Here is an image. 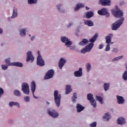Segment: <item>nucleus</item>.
Masks as SVG:
<instances>
[{
    "instance_id": "47",
    "label": "nucleus",
    "mask_w": 127,
    "mask_h": 127,
    "mask_svg": "<svg viewBox=\"0 0 127 127\" xmlns=\"http://www.w3.org/2000/svg\"><path fill=\"white\" fill-rule=\"evenodd\" d=\"M68 48H69L70 50H73V49H75V46H71V45H69V47H67Z\"/></svg>"
},
{
    "instance_id": "22",
    "label": "nucleus",
    "mask_w": 127,
    "mask_h": 127,
    "mask_svg": "<svg viewBox=\"0 0 127 127\" xmlns=\"http://www.w3.org/2000/svg\"><path fill=\"white\" fill-rule=\"evenodd\" d=\"M18 9L17 7H14L12 10V14L11 16V18H15V17H17V15L18 14L17 13Z\"/></svg>"
},
{
    "instance_id": "49",
    "label": "nucleus",
    "mask_w": 127,
    "mask_h": 127,
    "mask_svg": "<svg viewBox=\"0 0 127 127\" xmlns=\"http://www.w3.org/2000/svg\"><path fill=\"white\" fill-rule=\"evenodd\" d=\"M104 46H103V44H100L99 46V49H103V47Z\"/></svg>"
},
{
    "instance_id": "39",
    "label": "nucleus",
    "mask_w": 127,
    "mask_h": 127,
    "mask_svg": "<svg viewBox=\"0 0 127 127\" xmlns=\"http://www.w3.org/2000/svg\"><path fill=\"white\" fill-rule=\"evenodd\" d=\"M123 58H124V56H119V57L114 58L112 60V62H115V61H119V60H121V59H123Z\"/></svg>"
},
{
    "instance_id": "21",
    "label": "nucleus",
    "mask_w": 127,
    "mask_h": 127,
    "mask_svg": "<svg viewBox=\"0 0 127 127\" xmlns=\"http://www.w3.org/2000/svg\"><path fill=\"white\" fill-rule=\"evenodd\" d=\"M76 108L77 113H81V112H83V110H85V107L82 106L80 104H77L76 105Z\"/></svg>"
},
{
    "instance_id": "2",
    "label": "nucleus",
    "mask_w": 127,
    "mask_h": 127,
    "mask_svg": "<svg viewBox=\"0 0 127 127\" xmlns=\"http://www.w3.org/2000/svg\"><path fill=\"white\" fill-rule=\"evenodd\" d=\"M113 34L110 33L105 37V43L107 44L105 49L106 51H110L111 50L110 45L114 44V42L112 41V38H113Z\"/></svg>"
},
{
    "instance_id": "13",
    "label": "nucleus",
    "mask_w": 127,
    "mask_h": 127,
    "mask_svg": "<svg viewBox=\"0 0 127 127\" xmlns=\"http://www.w3.org/2000/svg\"><path fill=\"white\" fill-rule=\"evenodd\" d=\"M98 13L99 15H106V16H110V13L108 11V9L103 8L98 11Z\"/></svg>"
},
{
    "instance_id": "53",
    "label": "nucleus",
    "mask_w": 127,
    "mask_h": 127,
    "mask_svg": "<svg viewBox=\"0 0 127 127\" xmlns=\"http://www.w3.org/2000/svg\"><path fill=\"white\" fill-rule=\"evenodd\" d=\"M46 104H47V105H50V103H49V102H48V101H47Z\"/></svg>"
},
{
    "instance_id": "8",
    "label": "nucleus",
    "mask_w": 127,
    "mask_h": 127,
    "mask_svg": "<svg viewBox=\"0 0 127 127\" xmlns=\"http://www.w3.org/2000/svg\"><path fill=\"white\" fill-rule=\"evenodd\" d=\"M61 41L63 43H64L66 47H70V45H72V41H70V39L65 36H62L61 38Z\"/></svg>"
},
{
    "instance_id": "42",
    "label": "nucleus",
    "mask_w": 127,
    "mask_h": 127,
    "mask_svg": "<svg viewBox=\"0 0 127 127\" xmlns=\"http://www.w3.org/2000/svg\"><path fill=\"white\" fill-rule=\"evenodd\" d=\"M1 68L2 69V70H3L4 71H5V70H6L7 69H8V65H5V64H1Z\"/></svg>"
},
{
    "instance_id": "33",
    "label": "nucleus",
    "mask_w": 127,
    "mask_h": 127,
    "mask_svg": "<svg viewBox=\"0 0 127 127\" xmlns=\"http://www.w3.org/2000/svg\"><path fill=\"white\" fill-rule=\"evenodd\" d=\"M90 103L93 108H97V102H96V100L93 99V100H91L90 101Z\"/></svg>"
},
{
    "instance_id": "4",
    "label": "nucleus",
    "mask_w": 127,
    "mask_h": 127,
    "mask_svg": "<svg viewBox=\"0 0 127 127\" xmlns=\"http://www.w3.org/2000/svg\"><path fill=\"white\" fill-rule=\"evenodd\" d=\"M54 97L55 103L57 108H59L61 104V94H59V92H58V90H55L54 92Z\"/></svg>"
},
{
    "instance_id": "30",
    "label": "nucleus",
    "mask_w": 127,
    "mask_h": 127,
    "mask_svg": "<svg viewBox=\"0 0 127 127\" xmlns=\"http://www.w3.org/2000/svg\"><path fill=\"white\" fill-rule=\"evenodd\" d=\"M13 94L14 96H16V97H21V93L17 89L14 90Z\"/></svg>"
},
{
    "instance_id": "9",
    "label": "nucleus",
    "mask_w": 127,
    "mask_h": 127,
    "mask_svg": "<svg viewBox=\"0 0 127 127\" xmlns=\"http://www.w3.org/2000/svg\"><path fill=\"white\" fill-rule=\"evenodd\" d=\"M48 114L50 117H52V118H53L54 119H56L59 117V113L55 110L48 109Z\"/></svg>"
},
{
    "instance_id": "16",
    "label": "nucleus",
    "mask_w": 127,
    "mask_h": 127,
    "mask_svg": "<svg viewBox=\"0 0 127 127\" xmlns=\"http://www.w3.org/2000/svg\"><path fill=\"white\" fill-rule=\"evenodd\" d=\"M8 106L11 108H12V107L14 106L17 108H21V106H20V104H19V103L15 101H10L8 103Z\"/></svg>"
},
{
    "instance_id": "10",
    "label": "nucleus",
    "mask_w": 127,
    "mask_h": 127,
    "mask_svg": "<svg viewBox=\"0 0 127 127\" xmlns=\"http://www.w3.org/2000/svg\"><path fill=\"white\" fill-rule=\"evenodd\" d=\"M55 71L53 69H50L46 73L44 79L45 80H49V79H51L53 78L54 76V74Z\"/></svg>"
},
{
    "instance_id": "12",
    "label": "nucleus",
    "mask_w": 127,
    "mask_h": 127,
    "mask_svg": "<svg viewBox=\"0 0 127 127\" xmlns=\"http://www.w3.org/2000/svg\"><path fill=\"white\" fill-rule=\"evenodd\" d=\"M26 62H33L34 61V56H33V55L32 54V52L29 51H28L26 53Z\"/></svg>"
},
{
    "instance_id": "27",
    "label": "nucleus",
    "mask_w": 127,
    "mask_h": 127,
    "mask_svg": "<svg viewBox=\"0 0 127 127\" xmlns=\"http://www.w3.org/2000/svg\"><path fill=\"white\" fill-rule=\"evenodd\" d=\"M84 24L89 27L94 26V23L91 20L84 21Z\"/></svg>"
},
{
    "instance_id": "17",
    "label": "nucleus",
    "mask_w": 127,
    "mask_h": 127,
    "mask_svg": "<svg viewBox=\"0 0 127 127\" xmlns=\"http://www.w3.org/2000/svg\"><path fill=\"white\" fill-rule=\"evenodd\" d=\"M112 1L111 0H100L99 3L102 4V5H107L110 6L111 5Z\"/></svg>"
},
{
    "instance_id": "46",
    "label": "nucleus",
    "mask_w": 127,
    "mask_h": 127,
    "mask_svg": "<svg viewBox=\"0 0 127 127\" xmlns=\"http://www.w3.org/2000/svg\"><path fill=\"white\" fill-rule=\"evenodd\" d=\"M119 51V50H118V48H114L112 50V52L114 53H118V52Z\"/></svg>"
},
{
    "instance_id": "29",
    "label": "nucleus",
    "mask_w": 127,
    "mask_h": 127,
    "mask_svg": "<svg viewBox=\"0 0 127 127\" xmlns=\"http://www.w3.org/2000/svg\"><path fill=\"white\" fill-rule=\"evenodd\" d=\"M94 15V12L92 11H90L85 13V16L87 18H91Z\"/></svg>"
},
{
    "instance_id": "15",
    "label": "nucleus",
    "mask_w": 127,
    "mask_h": 127,
    "mask_svg": "<svg viewBox=\"0 0 127 127\" xmlns=\"http://www.w3.org/2000/svg\"><path fill=\"white\" fill-rule=\"evenodd\" d=\"M28 31V28H24L19 29V35L21 36V37H24L25 35H26V32Z\"/></svg>"
},
{
    "instance_id": "25",
    "label": "nucleus",
    "mask_w": 127,
    "mask_h": 127,
    "mask_svg": "<svg viewBox=\"0 0 127 127\" xmlns=\"http://www.w3.org/2000/svg\"><path fill=\"white\" fill-rule=\"evenodd\" d=\"M103 119L105 121H109L111 119V114L109 112L105 113L103 116Z\"/></svg>"
},
{
    "instance_id": "23",
    "label": "nucleus",
    "mask_w": 127,
    "mask_h": 127,
    "mask_svg": "<svg viewBox=\"0 0 127 127\" xmlns=\"http://www.w3.org/2000/svg\"><path fill=\"white\" fill-rule=\"evenodd\" d=\"M72 92V87L70 85H67L65 86V95H68Z\"/></svg>"
},
{
    "instance_id": "28",
    "label": "nucleus",
    "mask_w": 127,
    "mask_h": 127,
    "mask_svg": "<svg viewBox=\"0 0 127 127\" xmlns=\"http://www.w3.org/2000/svg\"><path fill=\"white\" fill-rule=\"evenodd\" d=\"M4 62L8 66H12V65L13 64V62H10V58H7V59H5L4 60Z\"/></svg>"
},
{
    "instance_id": "5",
    "label": "nucleus",
    "mask_w": 127,
    "mask_h": 127,
    "mask_svg": "<svg viewBox=\"0 0 127 127\" xmlns=\"http://www.w3.org/2000/svg\"><path fill=\"white\" fill-rule=\"evenodd\" d=\"M125 20V18L124 17H122L119 20L116 21L114 23L112 24V30L117 31L119 29L120 27L122 26V24L124 23V21Z\"/></svg>"
},
{
    "instance_id": "36",
    "label": "nucleus",
    "mask_w": 127,
    "mask_h": 127,
    "mask_svg": "<svg viewBox=\"0 0 127 127\" xmlns=\"http://www.w3.org/2000/svg\"><path fill=\"white\" fill-rule=\"evenodd\" d=\"M87 99L89 101V102H90L91 101H93V100H95V99H94V97L93 96V94L91 93L87 94Z\"/></svg>"
},
{
    "instance_id": "14",
    "label": "nucleus",
    "mask_w": 127,
    "mask_h": 127,
    "mask_svg": "<svg viewBox=\"0 0 127 127\" xmlns=\"http://www.w3.org/2000/svg\"><path fill=\"white\" fill-rule=\"evenodd\" d=\"M74 77H80L83 76V68L82 67H80L78 70L75 71L74 72Z\"/></svg>"
},
{
    "instance_id": "6",
    "label": "nucleus",
    "mask_w": 127,
    "mask_h": 127,
    "mask_svg": "<svg viewBox=\"0 0 127 127\" xmlns=\"http://www.w3.org/2000/svg\"><path fill=\"white\" fill-rule=\"evenodd\" d=\"M21 91L25 95H29L30 91L29 90V85L26 82H23L21 85Z\"/></svg>"
},
{
    "instance_id": "51",
    "label": "nucleus",
    "mask_w": 127,
    "mask_h": 127,
    "mask_svg": "<svg viewBox=\"0 0 127 127\" xmlns=\"http://www.w3.org/2000/svg\"><path fill=\"white\" fill-rule=\"evenodd\" d=\"M34 38H35V36H32L31 37V40H34Z\"/></svg>"
},
{
    "instance_id": "45",
    "label": "nucleus",
    "mask_w": 127,
    "mask_h": 127,
    "mask_svg": "<svg viewBox=\"0 0 127 127\" xmlns=\"http://www.w3.org/2000/svg\"><path fill=\"white\" fill-rule=\"evenodd\" d=\"M3 93H4L3 89L0 87V98L3 95Z\"/></svg>"
},
{
    "instance_id": "40",
    "label": "nucleus",
    "mask_w": 127,
    "mask_h": 127,
    "mask_svg": "<svg viewBox=\"0 0 127 127\" xmlns=\"http://www.w3.org/2000/svg\"><path fill=\"white\" fill-rule=\"evenodd\" d=\"M38 0H28L29 4H34L37 3Z\"/></svg>"
},
{
    "instance_id": "31",
    "label": "nucleus",
    "mask_w": 127,
    "mask_h": 127,
    "mask_svg": "<svg viewBox=\"0 0 127 127\" xmlns=\"http://www.w3.org/2000/svg\"><path fill=\"white\" fill-rule=\"evenodd\" d=\"M103 88L104 91L107 92V91L110 89V83H105L103 85Z\"/></svg>"
},
{
    "instance_id": "7",
    "label": "nucleus",
    "mask_w": 127,
    "mask_h": 127,
    "mask_svg": "<svg viewBox=\"0 0 127 127\" xmlns=\"http://www.w3.org/2000/svg\"><path fill=\"white\" fill-rule=\"evenodd\" d=\"M38 57L37 59V64L39 66H44L45 65V62L44 60L42 58V56H41V54H40V51L37 52Z\"/></svg>"
},
{
    "instance_id": "24",
    "label": "nucleus",
    "mask_w": 127,
    "mask_h": 127,
    "mask_svg": "<svg viewBox=\"0 0 127 127\" xmlns=\"http://www.w3.org/2000/svg\"><path fill=\"white\" fill-rule=\"evenodd\" d=\"M84 6H85V5L83 3H77L76 5L74 10L75 11H78V10H79V9H80V8H82V7H84Z\"/></svg>"
},
{
    "instance_id": "37",
    "label": "nucleus",
    "mask_w": 127,
    "mask_h": 127,
    "mask_svg": "<svg viewBox=\"0 0 127 127\" xmlns=\"http://www.w3.org/2000/svg\"><path fill=\"white\" fill-rule=\"evenodd\" d=\"M91 68H92V65L90 63H87L86 64V68L88 72H90L91 71Z\"/></svg>"
},
{
    "instance_id": "38",
    "label": "nucleus",
    "mask_w": 127,
    "mask_h": 127,
    "mask_svg": "<svg viewBox=\"0 0 127 127\" xmlns=\"http://www.w3.org/2000/svg\"><path fill=\"white\" fill-rule=\"evenodd\" d=\"M122 78L124 81H127V70L125 71L122 74Z\"/></svg>"
},
{
    "instance_id": "48",
    "label": "nucleus",
    "mask_w": 127,
    "mask_h": 127,
    "mask_svg": "<svg viewBox=\"0 0 127 127\" xmlns=\"http://www.w3.org/2000/svg\"><path fill=\"white\" fill-rule=\"evenodd\" d=\"M72 25H73V23L70 22V23L68 24L67 27H71V26H72Z\"/></svg>"
},
{
    "instance_id": "41",
    "label": "nucleus",
    "mask_w": 127,
    "mask_h": 127,
    "mask_svg": "<svg viewBox=\"0 0 127 127\" xmlns=\"http://www.w3.org/2000/svg\"><path fill=\"white\" fill-rule=\"evenodd\" d=\"M24 100L26 103H29L30 102V97L28 96H25L24 97Z\"/></svg>"
},
{
    "instance_id": "54",
    "label": "nucleus",
    "mask_w": 127,
    "mask_h": 127,
    "mask_svg": "<svg viewBox=\"0 0 127 127\" xmlns=\"http://www.w3.org/2000/svg\"><path fill=\"white\" fill-rule=\"evenodd\" d=\"M29 37H32L31 34H29Z\"/></svg>"
},
{
    "instance_id": "34",
    "label": "nucleus",
    "mask_w": 127,
    "mask_h": 127,
    "mask_svg": "<svg viewBox=\"0 0 127 127\" xmlns=\"http://www.w3.org/2000/svg\"><path fill=\"white\" fill-rule=\"evenodd\" d=\"M77 93H74L73 95L71 98L72 99V102L73 104H75L76 103V101L77 100Z\"/></svg>"
},
{
    "instance_id": "11",
    "label": "nucleus",
    "mask_w": 127,
    "mask_h": 127,
    "mask_svg": "<svg viewBox=\"0 0 127 127\" xmlns=\"http://www.w3.org/2000/svg\"><path fill=\"white\" fill-rule=\"evenodd\" d=\"M30 88H31V91L33 95V97L34 99H37V97L34 95V93H35V91L36 90V83H35V81H32L30 84Z\"/></svg>"
},
{
    "instance_id": "20",
    "label": "nucleus",
    "mask_w": 127,
    "mask_h": 127,
    "mask_svg": "<svg viewBox=\"0 0 127 127\" xmlns=\"http://www.w3.org/2000/svg\"><path fill=\"white\" fill-rule=\"evenodd\" d=\"M116 98L118 104H123L124 103H125V99L123 97V96L117 95Z\"/></svg>"
},
{
    "instance_id": "43",
    "label": "nucleus",
    "mask_w": 127,
    "mask_h": 127,
    "mask_svg": "<svg viewBox=\"0 0 127 127\" xmlns=\"http://www.w3.org/2000/svg\"><path fill=\"white\" fill-rule=\"evenodd\" d=\"M97 123L96 122H94L89 125L90 127H97Z\"/></svg>"
},
{
    "instance_id": "18",
    "label": "nucleus",
    "mask_w": 127,
    "mask_h": 127,
    "mask_svg": "<svg viewBox=\"0 0 127 127\" xmlns=\"http://www.w3.org/2000/svg\"><path fill=\"white\" fill-rule=\"evenodd\" d=\"M65 63H66V60L63 58H61L59 62V67L61 70L63 69Z\"/></svg>"
},
{
    "instance_id": "3",
    "label": "nucleus",
    "mask_w": 127,
    "mask_h": 127,
    "mask_svg": "<svg viewBox=\"0 0 127 127\" xmlns=\"http://www.w3.org/2000/svg\"><path fill=\"white\" fill-rule=\"evenodd\" d=\"M111 13L115 17H122L124 15V12L122 11L118 6H115V8L111 10Z\"/></svg>"
},
{
    "instance_id": "26",
    "label": "nucleus",
    "mask_w": 127,
    "mask_h": 127,
    "mask_svg": "<svg viewBox=\"0 0 127 127\" xmlns=\"http://www.w3.org/2000/svg\"><path fill=\"white\" fill-rule=\"evenodd\" d=\"M95 98L97 101H98L100 104H101V105H103V104H104V99H103V97H102V96L97 95L95 97Z\"/></svg>"
},
{
    "instance_id": "1",
    "label": "nucleus",
    "mask_w": 127,
    "mask_h": 127,
    "mask_svg": "<svg viewBox=\"0 0 127 127\" xmlns=\"http://www.w3.org/2000/svg\"><path fill=\"white\" fill-rule=\"evenodd\" d=\"M98 34H95L93 37L89 40L91 43L86 45L85 48L81 49V53L85 54L86 53V52H90L92 50L93 47H94V43L96 41L97 38H98Z\"/></svg>"
},
{
    "instance_id": "19",
    "label": "nucleus",
    "mask_w": 127,
    "mask_h": 127,
    "mask_svg": "<svg viewBox=\"0 0 127 127\" xmlns=\"http://www.w3.org/2000/svg\"><path fill=\"white\" fill-rule=\"evenodd\" d=\"M117 122L118 125H120L121 126L126 124V119L124 117L118 118Z\"/></svg>"
},
{
    "instance_id": "32",
    "label": "nucleus",
    "mask_w": 127,
    "mask_h": 127,
    "mask_svg": "<svg viewBox=\"0 0 127 127\" xmlns=\"http://www.w3.org/2000/svg\"><path fill=\"white\" fill-rule=\"evenodd\" d=\"M89 43V40H88V39H83L82 41H81L80 42H79V45H85V44H87V43Z\"/></svg>"
},
{
    "instance_id": "44",
    "label": "nucleus",
    "mask_w": 127,
    "mask_h": 127,
    "mask_svg": "<svg viewBox=\"0 0 127 127\" xmlns=\"http://www.w3.org/2000/svg\"><path fill=\"white\" fill-rule=\"evenodd\" d=\"M62 6V5L61 4H59L57 5V9L59 10V11H60L61 12H62V10H61Z\"/></svg>"
},
{
    "instance_id": "52",
    "label": "nucleus",
    "mask_w": 127,
    "mask_h": 127,
    "mask_svg": "<svg viewBox=\"0 0 127 127\" xmlns=\"http://www.w3.org/2000/svg\"><path fill=\"white\" fill-rule=\"evenodd\" d=\"M86 9H87V10H89V9H90V8H89V7H86Z\"/></svg>"
},
{
    "instance_id": "50",
    "label": "nucleus",
    "mask_w": 127,
    "mask_h": 127,
    "mask_svg": "<svg viewBox=\"0 0 127 127\" xmlns=\"http://www.w3.org/2000/svg\"><path fill=\"white\" fill-rule=\"evenodd\" d=\"M3 32V31L2 30V29H1V28L0 27V34H2Z\"/></svg>"
},
{
    "instance_id": "35",
    "label": "nucleus",
    "mask_w": 127,
    "mask_h": 127,
    "mask_svg": "<svg viewBox=\"0 0 127 127\" xmlns=\"http://www.w3.org/2000/svg\"><path fill=\"white\" fill-rule=\"evenodd\" d=\"M12 66H17V67H22L23 64L19 62H13Z\"/></svg>"
}]
</instances>
